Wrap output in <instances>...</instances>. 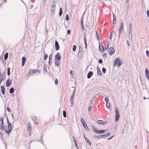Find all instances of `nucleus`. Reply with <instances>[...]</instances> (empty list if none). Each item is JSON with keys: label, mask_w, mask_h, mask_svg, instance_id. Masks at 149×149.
Masks as SVG:
<instances>
[{"label": "nucleus", "mask_w": 149, "mask_h": 149, "mask_svg": "<svg viewBox=\"0 0 149 149\" xmlns=\"http://www.w3.org/2000/svg\"><path fill=\"white\" fill-rule=\"evenodd\" d=\"M9 122H7L8 125V129L5 127L4 128V130L7 133H8L10 132L12 129V126L11 124H10Z\"/></svg>", "instance_id": "obj_1"}, {"label": "nucleus", "mask_w": 149, "mask_h": 149, "mask_svg": "<svg viewBox=\"0 0 149 149\" xmlns=\"http://www.w3.org/2000/svg\"><path fill=\"white\" fill-rule=\"evenodd\" d=\"M108 52L111 55H113L114 53V50L113 47H110L109 49Z\"/></svg>", "instance_id": "obj_2"}, {"label": "nucleus", "mask_w": 149, "mask_h": 149, "mask_svg": "<svg viewBox=\"0 0 149 149\" xmlns=\"http://www.w3.org/2000/svg\"><path fill=\"white\" fill-rule=\"evenodd\" d=\"M5 78V75L0 72V83L1 84Z\"/></svg>", "instance_id": "obj_3"}, {"label": "nucleus", "mask_w": 149, "mask_h": 149, "mask_svg": "<svg viewBox=\"0 0 149 149\" xmlns=\"http://www.w3.org/2000/svg\"><path fill=\"white\" fill-rule=\"evenodd\" d=\"M99 49L101 53L103 52L104 50V46L102 44H99Z\"/></svg>", "instance_id": "obj_4"}, {"label": "nucleus", "mask_w": 149, "mask_h": 149, "mask_svg": "<svg viewBox=\"0 0 149 149\" xmlns=\"http://www.w3.org/2000/svg\"><path fill=\"white\" fill-rule=\"evenodd\" d=\"M55 48L56 50H58L59 49L60 47L58 42L56 40L55 41Z\"/></svg>", "instance_id": "obj_5"}, {"label": "nucleus", "mask_w": 149, "mask_h": 149, "mask_svg": "<svg viewBox=\"0 0 149 149\" xmlns=\"http://www.w3.org/2000/svg\"><path fill=\"white\" fill-rule=\"evenodd\" d=\"M61 57L60 56V54L59 53H57V54L55 56V60H56L58 61L60 60L61 59Z\"/></svg>", "instance_id": "obj_6"}, {"label": "nucleus", "mask_w": 149, "mask_h": 149, "mask_svg": "<svg viewBox=\"0 0 149 149\" xmlns=\"http://www.w3.org/2000/svg\"><path fill=\"white\" fill-rule=\"evenodd\" d=\"M55 6H54V5H52L51 6V13L52 14V15H53L54 13V9H55Z\"/></svg>", "instance_id": "obj_7"}, {"label": "nucleus", "mask_w": 149, "mask_h": 149, "mask_svg": "<svg viewBox=\"0 0 149 149\" xmlns=\"http://www.w3.org/2000/svg\"><path fill=\"white\" fill-rule=\"evenodd\" d=\"M12 83V81L10 79H8L6 81V86L7 87L9 86Z\"/></svg>", "instance_id": "obj_8"}, {"label": "nucleus", "mask_w": 149, "mask_h": 149, "mask_svg": "<svg viewBox=\"0 0 149 149\" xmlns=\"http://www.w3.org/2000/svg\"><path fill=\"white\" fill-rule=\"evenodd\" d=\"M145 74L146 75L148 79H149V72L147 68L145 69Z\"/></svg>", "instance_id": "obj_9"}, {"label": "nucleus", "mask_w": 149, "mask_h": 149, "mask_svg": "<svg viewBox=\"0 0 149 149\" xmlns=\"http://www.w3.org/2000/svg\"><path fill=\"white\" fill-rule=\"evenodd\" d=\"M116 15L114 14H113V20L112 23L113 24H115L116 23Z\"/></svg>", "instance_id": "obj_10"}, {"label": "nucleus", "mask_w": 149, "mask_h": 149, "mask_svg": "<svg viewBox=\"0 0 149 149\" xmlns=\"http://www.w3.org/2000/svg\"><path fill=\"white\" fill-rule=\"evenodd\" d=\"M119 58H116L114 60L113 66L115 67L117 64L118 61H119Z\"/></svg>", "instance_id": "obj_11"}, {"label": "nucleus", "mask_w": 149, "mask_h": 149, "mask_svg": "<svg viewBox=\"0 0 149 149\" xmlns=\"http://www.w3.org/2000/svg\"><path fill=\"white\" fill-rule=\"evenodd\" d=\"M93 75V72L92 71L89 72L87 74V77L88 78H90Z\"/></svg>", "instance_id": "obj_12"}, {"label": "nucleus", "mask_w": 149, "mask_h": 149, "mask_svg": "<svg viewBox=\"0 0 149 149\" xmlns=\"http://www.w3.org/2000/svg\"><path fill=\"white\" fill-rule=\"evenodd\" d=\"M26 61V57H23L22 58V66H24Z\"/></svg>", "instance_id": "obj_13"}, {"label": "nucleus", "mask_w": 149, "mask_h": 149, "mask_svg": "<svg viewBox=\"0 0 149 149\" xmlns=\"http://www.w3.org/2000/svg\"><path fill=\"white\" fill-rule=\"evenodd\" d=\"M97 75H99V76H102V74L100 70L98 67H97Z\"/></svg>", "instance_id": "obj_14"}, {"label": "nucleus", "mask_w": 149, "mask_h": 149, "mask_svg": "<svg viewBox=\"0 0 149 149\" xmlns=\"http://www.w3.org/2000/svg\"><path fill=\"white\" fill-rule=\"evenodd\" d=\"M123 27H120V26L119 28L118 29V31H119V35H118L119 38H120V33L123 30Z\"/></svg>", "instance_id": "obj_15"}, {"label": "nucleus", "mask_w": 149, "mask_h": 149, "mask_svg": "<svg viewBox=\"0 0 149 149\" xmlns=\"http://www.w3.org/2000/svg\"><path fill=\"white\" fill-rule=\"evenodd\" d=\"M82 123L84 127L86 129V130H87L89 129L86 123L85 122H82Z\"/></svg>", "instance_id": "obj_16"}, {"label": "nucleus", "mask_w": 149, "mask_h": 149, "mask_svg": "<svg viewBox=\"0 0 149 149\" xmlns=\"http://www.w3.org/2000/svg\"><path fill=\"white\" fill-rule=\"evenodd\" d=\"M4 128L3 122H0V129L1 130H3Z\"/></svg>", "instance_id": "obj_17"}, {"label": "nucleus", "mask_w": 149, "mask_h": 149, "mask_svg": "<svg viewBox=\"0 0 149 149\" xmlns=\"http://www.w3.org/2000/svg\"><path fill=\"white\" fill-rule=\"evenodd\" d=\"M1 92L3 94H5V88L3 86H2L1 87Z\"/></svg>", "instance_id": "obj_18"}, {"label": "nucleus", "mask_w": 149, "mask_h": 149, "mask_svg": "<svg viewBox=\"0 0 149 149\" xmlns=\"http://www.w3.org/2000/svg\"><path fill=\"white\" fill-rule=\"evenodd\" d=\"M120 115L119 114H116V115L115 121H118L119 120Z\"/></svg>", "instance_id": "obj_19"}, {"label": "nucleus", "mask_w": 149, "mask_h": 149, "mask_svg": "<svg viewBox=\"0 0 149 149\" xmlns=\"http://www.w3.org/2000/svg\"><path fill=\"white\" fill-rule=\"evenodd\" d=\"M93 131L97 134H101V130L94 129L93 130Z\"/></svg>", "instance_id": "obj_20"}, {"label": "nucleus", "mask_w": 149, "mask_h": 149, "mask_svg": "<svg viewBox=\"0 0 149 149\" xmlns=\"http://www.w3.org/2000/svg\"><path fill=\"white\" fill-rule=\"evenodd\" d=\"M27 129L28 131H29V132L30 134H31V126H30V124H29V125H28Z\"/></svg>", "instance_id": "obj_21"}, {"label": "nucleus", "mask_w": 149, "mask_h": 149, "mask_svg": "<svg viewBox=\"0 0 149 149\" xmlns=\"http://www.w3.org/2000/svg\"><path fill=\"white\" fill-rule=\"evenodd\" d=\"M84 138L85 139V140H86V141L88 143V144L90 145H91V143L90 142V141L88 140V139L86 137H85V135H84Z\"/></svg>", "instance_id": "obj_22"}, {"label": "nucleus", "mask_w": 149, "mask_h": 149, "mask_svg": "<svg viewBox=\"0 0 149 149\" xmlns=\"http://www.w3.org/2000/svg\"><path fill=\"white\" fill-rule=\"evenodd\" d=\"M8 53L6 52V53L4 56V60H5L6 61L7 59L8 58Z\"/></svg>", "instance_id": "obj_23"}, {"label": "nucleus", "mask_w": 149, "mask_h": 149, "mask_svg": "<svg viewBox=\"0 0 149 149\" xmlns=\"http://www.w3.org/2000/svg\"><path fill=\"white\" fill-rule=\"evenodd\" d=\"M14 89L13 87L11 88L9 90V92L11 94L13 93L14 92Z\"/></svg>", "instance_id": "obj_24"}, {"label": "nucleus", "mask_w": 149, "mask_h": 149, "mask_svg": "<svg viewBox=\"0 0 149 149\" xmlns=\"http://www.w3.org/2000/svg\"><path fill=\"white\" fill-rule=\"evenodd\" d=\"M43 71L44 72H47V66L46 65H45L43 68Z\"/></svg>", "instance_id": "obj_25"}, {"label": "nucleus", "mask_w": 149, "mask_h": 149, "mask_svg": "<svg viewBox=\"0 0 149 149\" xmlns=\"http://www.w3.org/2000/svg\"><path fill=\"white\" fill-rule=\"evenodd\" d=\"M110 135V133H108L106 134H105L103 135H101L100 136H102V137H103L104 136H109Z\"/></svg>", "instance_id": "obj_26"}, {"label": "nucleus", "mask_w": 149, "mask_h": 149, "mask_svg": "<svg viewBox=\"0 0 149 149\" xmlns=\"http://www.w3.org/2000/svg\"><path fill=\"white\" fill-rule=\"evenodd\" d=\"M96 38H97V40H99V34H98L97 31H96Z\"/></svg>", "instance_id": "obj_27"}, {"label": "nucleus", "mask_w": 149, "mask_h": 149, "mask_svg": "<svg viewBox=\"0 0 149 149\" xmlns=\"http://www.w3.org/2000/svg\"><path fill=\"white\" fill-rule=\"evenodd\" d=\"M63 13V11L62 8H60V11L59 12V15L60 16H61Z\"/></svg>", "instance_id": "obj_28"}, {"label": "nucleus", "mask_w": 149, "mask_h": 149, "mask_svg": "<svg viewBox=\"0 0 149 149\" xmlns=\"http://www.w3.org/2000/svg\"><path fill=\"white\" fill-rule=\"evenodd\" d=\"M82 56V52H79L78 54V57L79 58L81 57Z\"/></svg>", "instance_id": "obj_29"}, {"label": "nucleus", "mask_w": 149, "mask_h": 149, "mask_svg": "<svg viewBox=\"0 0 149 149\" xmlns=\"http://www.w3.org/2000/svg\"><path fill=\"white\" fill-rule=\"evenodd\" d=\"M10 68H7V75L8 76H9L10 74Z\"/></svg>", "instance_id": "obj_30"}, {"label": "nucleus", "mask_w": 149, "mask_h": 149, "mask_svg": "<svg viewBox=\"0 0 149 149\" xmlns=\"http://www.w3.org/2000/svg\"><path fill=\"white\" fill-rule=\"evenodd\" d=\"M122 63L121 61H120L119 59V61H118V64L117 65L118 67H119L121 65Z\"/></svg>", "instance_id": "obj_31"}, {"label": "nucleus", "mask_w": 149, "mask_h": 149, "mask_svg": "<svg viewBox=\"0 0 149 149\" xmlns=\"http://www.w3.org/2000/svg\"><path fill=\"white\" fill-rule=\"evenodd\" d=\"M71 88L73 90V91L72 92V95H74L75 91V88L74 87H71Z\"/></svg>", "instance_id": "obj_32"}, {"label": "nucleus", "mask_w": 149, "mask_h": 149, "mask_svg": "<svg viewBox=\"0 0 149 149\" xmlns=\"http://www.w3.org/2000/svg\"><path fill=\"white\" fill-rule=\"evenodd\" d=\"M109 46V43H107V45L105 46L104 48V50H106L108 48Z\"/></svg>", "instance_id": "obj_33"}, {"label": "nucleus", "mask_w": 149, "mask_h": 149, "mask_svg": "<svg viewBox=\"0 0 149 149\" xmlns=\"http://www.w3.org/2000/svg\"><path fill=\"white\" fill-rule=\"evenodd\" d=\"M55 65L58 66L60 65V62L59 61H55Z\"/></svg>", "instance_id": "obj_34"}, {"label": "nucleus", "mask_w": 149, "mask_h": 149, "mask_svg": "<svg viewBox=\"0 0 149 149\" xmlns=\"http://www.w3.org/2000/svg\"><path fill=\"white\" fill-rule=\"evenodd\" d=\"M74 99H70V102L71 104V107H72L73 104Z\"/></svg>", "instance_id": "obj_35"}, {"label": "nucleus", "mask_w": 149, "mask_h": 149, "mask_svg": "<svg viewBox=\"0 0 149 149\" xmlns=\"http://www.w3.org/2000/svg\"><path fill=\"white\" fill-rule=\"evenodd\" d=\"M94 102V100L93 98H92L90 101V103L91 104L90 105H91Z\"/></svg>", "instance_id": "obj_36"}, {"label": "nucleus", "mask_w": 149, "mask_h": 149, "mask_svg": "<svg viewBox=\"0 0 149 149\" xmlns=\"http://www.w3.org/2000/svg\"><path fill=\"white\" fill-rule=\"evenodd\" d=\"M63 117L64 118L66 117V114L65 111L64 110L63 111Z\"/></svg>", "instance_id": "obj_37"}, {"label": "nucleus", "mask_w": 149, "mask_h": 149, "mask_svg": "<svg viewBox=\"0 0 149 149\" xmlns=\"http://www.w3.org/2000/svg\"><path fill=\"white\" fill-rule=\"evenodd\" d=\"M76 46L75 45H74L73 47L72 50L74 52L76 50Z\"/></svg>", "instance_id": "obj_38"}, {"label": "nucleus", "mask_w": 149, "mask_h": 149, "mask_svg": "<svg viewBox=\"0 0 149 149\" xmlns=\"http://www.w3.org/2000/svg\"><path fill=\"white\" fill-rule=\"evenodd\" d=\"M106 106L107 107V108H110V104L108 103H107L106 104Z\"/></svg>", "instance_id": "obj_39"}, {"label": "nucleus", "mask_w": 149, "mask_h": 149, "mask_svg": "<svg viewBox=\"0 0 149 149\" xmlns=\"http://www.w3.org/2000/svg\"><path fill=\"white\" fill-rule=\"evenodd\" d=\"M48 57V55L47 54H46L45 55L44 59L45 60H46Z\"/></svg>", "instance_id": "obj_40"}, {"label": "nucleus", "mask_w": 149, "mask_h": 149, "mask_svg": "<svg viewBox=\"0 0 149 149\" xmlns=\"http://www.w3.org/2000/svg\"><path fill=\"white\" fill-rule=\"evenodd\" d=\"M65 19H66V20H67V21H68L69 19V15L67 14L66 15V17H65Z\"/></svg>", "instance_id": "obj_41"}, {"label": "nucleus", "mask_w": 149, "mask_h": 149, "mask_svg": "<svg viewBox=\"0 0 149 149\" xmlns=\"http://www.w3.org/2000/svg\"><path fill=\"white\" fill-rule=\"evenodd\" d=\"M106 70L105 68H102V71L104 73H105Z\"/></svg>", "instance_id": "obj_42"}, {"label": "nucleus", "mask_w": 149, "mask_h": 149, "mask_svg": "<svg viewBox=\"0 0 149 149\" xmlns=\"http://www.w3.org/2000/svg\"><path fill=\"white\" fill-rule=\"evenodd\" d=\"M113 33V31H112V32H111V33L110 34V36H109V39H111V38H112V33Z\"/></svg>", "instance_id": "obj_43"}, {"label": "nucleus", "mask_w": 149, "mask_h": 149, "mask_svg": "<svg viewBox=\"0 0 149 149\" xmlns=\"http://www.w3.org/2000/svg\"><path fill=\"white\" fill-rule=\"evenodd\" d=\"M146 53L147 57H149V52L148 51L146 50Z\"/></svg>", "instance_id": "obj_44"}, {"label": "nucleus", "mask_w": 149, "mask_h": 149, "mask_svg": "<svg viewBox=\"0 0 149 149\" xmlns=\"http://www.w3.org/2000/svg\"><path fill=\"white\" fill-rule=\"evenodd\" d=\"M79 52H82V48L80 46H79Z\"/></svg>", "instance_id": "obj_45"}, {"label": "nucleus", "mask_w": 149, "mask_h": 149, "mask_svg": "<svg viewBox=\"0 0 149 149\" xmlns=\"http://www.w3.org/2000/svg\"><path fill=\"white\" fill-rule=\"evenodd\" d=\"M105 101L107 102V103L109 102L108 98L107 97H106L105 98Z\"/></svg>", "instance_id": "obj_46"}, {"label": "nucleus", "mask_w": 149, "mask_h": 149, "mask_svg": "<svg viewBox=\"0 0 149 149\" xmlns=\"http://www.w3.org/2000/svg\"><path fill=\"white\" fill-rule=\"evenodd\" d=\"M101 136V135L98 136H95V138L96 139H97V138H101L102 137V136Z\"/></svg>", "instance_id": "obj_47"}, {"label": "nucleus", "mask_w": 149, "mask_h": 149, "mask_svg": "<svg viewBox=\"0 0 149 149\" xmlns=\"http://www.w3.org/2000/svg\"><path fill=\"white\" fill-rule=\"evenodd\" d=\"M92 109V107L91 106L88 107V110L89 111H91Z\"/></svg>", "instance_id": "obj_48"}, {"label": "nucleus", "mask_w": 149, "mask_h": 149, "mask_svg": "<svg viewBox=\"0 0 149 149\" xmlns=\"http://www.w3.org/2000/svg\"><path fill=\"white\" fill-rule=\"evenodd\" d=\"M103 58H107V54L106 53H104L103 55Z\"/></svg>", "instance_id": "obj_49"}, {"label": "nucleus", "mask_w": 149, "mask_h": 149, "mask_svg": "<svg viewBox=\"0 0 149 149\" xmlns=\"http://www.w3.org/2000/svg\"><path fill=\"white\" fill-rule=\"evenodd\" d=\"M118 109L117 108H116L115 109V111L116 113V114H118Z\"/></svg>", "instance_id": "obj_50"}, {"label": "nucleus", "mask_w": 149, "mask_h": 149, "mask_svg": "<svg viewBox=\"0 0 149 149\" xmlns=\"http://www.w3.org/2000/svg\"><path fill=\"white\" fill-rule=\"evenodd\" d=\"M37 118L36 117H34L33 119H32V120H33V121H37L38 120H37Z\"/></svg>", "instance_id": "obj_51"}, {"label": "nucleus", "mask_w": 149, "mask_h": 149, "mask_svg": "<svg viewBox=\"0 0 149 149\" xmlns=\"http://www.w3.org/2000/svg\"><path fill=\"white\" fill-rule=\"evenodd\" d=\"M73 141L74 143L75 144L77 143L76 141V140L75 139V138L74 137H73Z\"/></svg>", "instance_id": "obj_52"}, {"label": "nucleus", "mask_w": 149, "mask_h": 149, "mask_svg": "<svg viewBox=\"0 0 149 149\" xmlns=\"http://www.w3.org/2000/svg\"><path fill=\"white\" fill-rule=\"evenodd\" d=\"M99 62L101 64L102 63V61L101 59H99Z\"/></svg>", "instance_id": "obj_53"}, {"label": "nucleus", "mask_w": 149, "mask_h": 149, "mask_svg": "<svg viewBox=\"0 0 149 149\" xmlns=\"http://www.w3.org/2000/svg\"><path fill=\"white\" fill-rule=\"evenodd\" d=\"M132 35H129V39L130 40H132Z\"/></svg>", "instance_id": "obj_54"}, {"label": "nucleus", "mask_w": 149, "mask_h": 149, "mask_svg": "<svg viewBox=\"0 0 149 149\" xmlns=\"http://www.w3.org/2000/svg\"><path fill=\"white\" fill-rule=\"evenodd\" d=\"M52 54H51L49 56V59H52Z\"/></svg>", "instance_id": "obj_55"}, {"label": "nucleus", "mask_w": 149, "mask_h": 149, "mask_svg": "<svg viewBox=\"0 0 149 149\" xmlns=\"http://www.w3.org/2000/svg\"><path fill=\"white\" fill-rule=\"evenodd\" d=\"M52 61V59H49V65H51V62Z\"/></svg>", "instance_id": "obj_56"}, {"label": "nucleus", "mask_w": 149, "mask_h": 149, "mask_svg": "<svg viewBox=\"0 0 149 149\" xmlns=\"http://www.w3.org/2000/svg\"><path fill=\"white\" fill-rule=\"evenodd\" d=\"M55 83L56 85L58 84V80L57 79H55Z\"/></svg>", "instance_id": "obj_57"}, {"label": "nucleus", "mask_w": 149, "mask_h": 149, "mask_svg": "<svg viewBox=\"0 0 149 149\" xmlns=\"http://www.w3.org/2000/svg\"><path fill=\"white\" fill-rule=\"evenodd\" d=\"M132 35V32L131 31H129V35Z\"/></svg>", "instance_id": "obj_58"}, {"label": "nucleus", "mask_w": 149, "mask_h": 149, "mask_svg": "<svg viewBox=\"0 0 149 149\" xmlns=\"http://www.w3.org/2000/svg\"><path fill=\"white\" fill-rule=\"evenodd\" d=\"M91 120L95 121V120H97L95 118H91Z\"/></svg>", "instance_id": "obj_59"}, {"label": "nucleus", "mask_w": 149, "mask_h": 149, "mask_svg": "<svg viewBox=\"0 0 149 149\" xmlns=\"http://www.w3.org/2000/svg\"><path fill=\"white\" fill-rule=\"evenodd\" d=\"M81 24L82 26V28L83 29L84 28V25H83V21L82 20L81 21Z\"/></svg>", "instance_id": "obj_60"}, {"label": "nucleus", "mask_w": 149, "mask_h": 149, "mask_svg": "<svg viewBox=\"0 0 149 149\" xmlns=\"http://www.w3.org/2000/svg\"><path fill=\"white\" fill-rule=\"evenodd\" d=\"M28 73H29V74H31L32 73V70H29Z\"/></svg>", "instance_id": "obj_61"}, {"label": "nucleus", "mask_w": 149, "mask_h": 149, "mask_svg": "<svg viewBox=\"0 0 149 149\" xmlns=\"http://www.w3.org/2000/svg\"><path fill=\"white\" fill-rule=\"evenodd\" d=\"M67 34H70V30H68L67 31Z\"/></svg>", "instance_id": "obj_62"}, {"label": "nucleus", "mask_w": 149, "mask_h": 149, "mask_svg": "<svg viewBox=\"0 0 149 149\" xmlns=\"http://www.w3.org/2000/svg\"><path fill=\"white\" fill-rule=\"evenodd\" d=\"M105 131L104 130H101V134L104 133Z\"/></svg>", "instance_id": "obj_63"}, {"label": "nucleus", "mask_w": 149, "mask_h": 149, "mask_svg": "<svg viewBox=\"0 0 149 149\" xmlns=\"http://www.w3.org/2000/svg\"><path fill=\"white\" fill-rule=\"evenodd\" d=\"M147 14L148 17H149V10H148L147 11Z\"/></svg>", "instance_id": "obj_64"}]
</instances>
